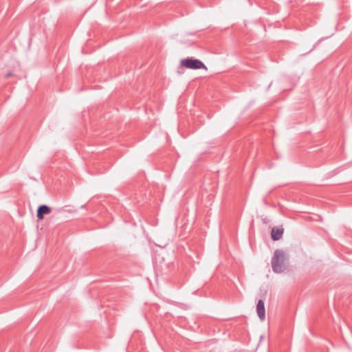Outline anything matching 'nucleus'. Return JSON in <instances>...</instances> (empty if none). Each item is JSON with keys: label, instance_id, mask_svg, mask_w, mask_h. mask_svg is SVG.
<instances>
[{"label": "nucleus", "instance_id": "obj_1", "mask_svg": "<svg viewBox=\"0 0 352 352\" xmlns=\"http://www.w3.org/2000/svg\"><path fill=\"white\" fill-rule=\"evenodd\" d=\"M287 256L283 250H276L271 260L272 268L274 272L281 273L285 270L287 267Z\"/></svg>", "mask_w": 352, "mask_h": 352}, {"label": "nucleus", "instance_id": "obj_2", "mask_svg": "<svg viewBox=\"0 0 352 352\" xmlns=\"http://www.w3.org/2000/svg\"><path fill=\"white\" fill-rule=\"evenodd\" d=\"M181 65L191 69H207L206 65L201 60L198 59H193L192 58H187L182 60Z\"/></svg>", "mask_w": 352, "mask_h": 352}, {"label": "nucleus", "instance_id": "obj_3", "mask_svg": "<svg viewBox=\"0 0 352 352\" xmlns=\"http://www.w3.org/2000/svg\"><path fill=\"white\" fill-rule=\"evenodd\" d=\"M51 212V208L47 205H41L38 206L37 209V217L41 220L44 218L45 214H50Z\"/></svg>", "mask_w": 352, "mask_h": 352}, {"label": "nucleus", "instance_id": "obj_4", "mask_svg": "<svg viewBox=\"0 0 352 352\" xmlns=\"http://www.w3.org/2000/svg\"><path fill=\"white\" fill-rule=\"evenodd\" d=\"M256 312L258 314V316L261 320H264L265 317V304L264 301L263 300H259L258 301L257 305H256Z\"/></svg>", "mask_w": 352, "mask_h": 352}, {"label": "nucleus", "instance_id": "obj_5", "mask_svg": "<svg viewBox=\"0 0 352 352\" xmlns=\"http://www.w3.org/2000/svg\"><path fill=\"white\" fill-rule=\"evenodd\" d=\"M284 229L283 228L274 227L271 231V238L273 241H278L281 239L283 234Z\"/></svg>", "mask_w": 352, "mask_h": 352}, {"label": "nucleus", "instance_id": "obj_6", "mask_svg": "<svg viewBox=\"0 0 352 352\" xmlns=\"http://www.w3.org/2000/svg\"><path fill=\"white\" fill-rule=\"evenodd\" d=\"M13 76V74L12 72H9L5 75V78H8Z\"/></svg>", "mask_w": 352, "mask_h": 352}]
</instances>
